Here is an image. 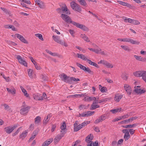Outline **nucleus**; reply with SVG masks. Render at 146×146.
Instances as JSON below:
<instances>
[{"label": "nucleus", "mask_w": 146, "mask_h": 146, "mask_svg": "<svg viewBox=\"0 0 146 146\" xmlns=\"http://www.w3.org/2000/svg\"><path fill=\"white\" fill-rule=\"evenodd\" d=\"M120 123L121 124H126V123H129L128 120V119L124 120L123 121H121L120 122Z\"/></svg>", "instance_id": "bf43d9fd"}, {"label": "nucleus", "mask_w": 146, "mask_h": 146, "mask_svg": "<svg viewBox=\"0 0 146 146\" xmlns=\"http://www.w3.org/2000/svg\"><path fill=\"white\" fill-rule=\"evenodd\" d=\"M102 120L101 119V118L100 117L98 119H97L95 121L94 123L97 124L98 123L100 122H102Z\"/></svg>", "instance_id": "6e6d98bb"}, {"label": "nucleus", "mask_w": 146, "mask_h": 146, "mask_svg": "<svg viewBox=\"0 0 146 146\" xmlns=\"http://www.w3.org/2000/svg\"><path fill=\"white\" fill-rule=\"evenodd\" d=\"M7 43L11 45L15 46L17 45V44L15 42L11 41H7Z\"/></svg>", "instance_id": "4d7b16f0"}, {"label": "nucleus", "mask_w": 146, "mask_h": 146, "mask_svg": "<svg viewBox=\"0 0 146 146\" xmlns=\"http://www.w3.org/2000/svg\"><path fill=\"white\" fill-rule=\"evenodd\" d=\"M70 6L74 10L80 12L82 9L80 6L75 2L73 1L70 3Z\"/></svg>", "instance_id": "f03ea898"}, {"label": "nucleus", "mask_w": 146, "mask_h": 146, "mask_svg": "<svg viewBox=\"0 0 146 146\" xmlns=\"http://www.w3.org/2000/svg\"><path fill=\"white\" fill-rule=\"evenodd\" d=\"M22 127H21L18 129L15 132L12 134V136H14L17 135L19 132L20 129Z\"/></svg>", "instance_id": "603ef678"}, {"label": "nucleus", "mask_w": 146, "mask_h": 146, "mask_svg": "<svg viewBox=\"0 0 146 146\" xmlns=\"http://www.w3.org/2000/svg\"><path fill=\"white\" fill-rule=\"evenodd\" d=\"M121 47L124 51L128 52H130L131 51V50L129 47L127 45H121Z\"/></svg>", "instance_id": "bb28decb"}, {"label": "nucleus", "mask_w": 146, "mask_h": 146, "mask_svg": "<svg viewBox=\"0 0 146 146\" xmlns=\"http://www.w3.org/2000/svg\"><path fill=\"white\" fill-rule=\"evenodd\" d=\"M124 42H130L132 44H139L140 42L138 41L134 40L129 38H123Z\"/></svg>", "instance_id": "6e6552de"}, {"label": "nucleus", "mask_w": 146, "mask_h": 146, "mask_svg": "<svg viewBox=\"0 0 146 146\" xmlns=\"http://www.w3.org/2000/svg\"><path fill=\"white\" fill-rule=\"evenodd\" d=\"M63 136V135L62 136L59 135H57L54 138V143H57Z\"/></svg>", "instance_id": "c756f323"}, {"label": "nucleus", "mask_w": 146, "mask_h": 146, "mask_svg": "<svg viewBox=\"0 0 146 146\" xmlns=\"http://www.w3.org/2000/svg\"><path fill=\"white\" fill-rule=\"evenodd\" d=\"M90 123V121H84L81 124H80V127H81V128L86 125L87 124H89Z\"/></svg>", "instance_id": "ea45409f"}, {"label": "nucleus", "mask_w": 146, "mask_h": 146, "mask_svg": "<svg viewBox=\"0 0 146 146\" xmlns=\"http://www.w3.org/2000/svg\"><path fill=\"white\" fill-rule=\"evenodd\" d=\"M134 57L137 60L139 61H144V59L143 57H141L140 56H138L136 55L134 56Z\"/></svg>", "instance_id": "58836bf2"}, {"label": "nucleus", "mask_w": 146, "mask_h": 146, "mask_svg": "<svg viewBox=\"0 0 146 146\" xmlns=\"http://www.w3.org/2000/svg\"><path fill=\"white\" fill-rule=\"evenodd\" d=\"M100 117L101 118V119L103 121L106 119V115L105 114H103L101 115Z\"/></svg>", "instance_id": "052dcab7"}, {"label": "nucleus", "mask_w": 146, "mask_h": 146, "mask_svg": "<svg viewBox=\"0 0 146 146\" xmlns=\"http://www.w3.org/2000/svg\"><path fill=\"white\" fill-rule=\"evenodd\" d=\"M73 81L74 82H78L80 81L79 78H76L74 77H71L70 78V81Z\"/></svg>", "instance_id": "8fccbe9b"}, {"label": "nucleus", "mask_w": 146, "mask_h": 146, "mask_svg": "<svg viewBox=\"0 0 146 146\" xmlns=\"http://www.w3.org/2000/svg\"><path fill=\"white\" fill-rule=\"evenodd\" d=\"M60 17L64 21L67 23H70L73 25V23L75 22L72 20L71 19L69 16L65 14H62Z\"/></svg>", "instance_id": "7ed1b4c3"}, {"label": "nucleus", "mask_w": 146, "mask_h": 146, "mask_svg": "<svg viewBox=\"0 0 146 146\" xmlns=\"http://www.w3.org/2000/svg\"><path fill=\"white\" fill-rule=\"evenodd\" d=\"M127 74L125 72H123L121 75V78L124 80H126L128 79Z\"/></svg>", "instance_id": "c9c22d12"}, {"label": "nucleus", "mask_w": 146, "mask_h": 146, "mask_svg": "<svg viewBox=\"0 0 146 146\" xmlns=\"http://www.w3.org/2000/svg\"><path fill=\"white\" fill-rule=\"evenodd\" d=\"M124 20V22L125 23H132V19L130 18H127L126 17H124L123 18Z\"/></svg>", "instance_id": "e433bc0d"}, {"label": "nucleus", "mask_w": 146, "mask_h": 146, "mask_svg": "<svg viewBox=\"0 0 146 146\" xmlns=\"http://www.w3.org/2000/svg\"><path fill=\"white\" fill-rule=\"evenodd\" d=\"M20 88L22 92L24 93V95L26 97H28L29 96V95L27 93V91L22 86H20Z\"/></svg>", "instance_id": "7c9ffc66"}, {"label": "nucleus", "mask_w": 146, "mask_h": 146, "mask_svg": "<svg viewBox=\"0 0 146 146\" xmlns=\"http://www.w3.org/2000/svg\"><path fill=\"white\" fill-rule=\"evenodd\" d=\"M3 106L5 107V108L6 110H9L11 109L10 107L6 104H4Z\"/></svg>", "instance_id": "3c124183"}, {"label": "nucleus", "mask_w": 146, "mask_h": 146, "mask_svg": "<svg viewBox=\"0 0 146 146\" xmlns=\"http://www.w3.org/2000/svg\"><path fill=\"white\" fill-rule=\"evenodd\" d=\"M52 38L56 42L60 44H63V43L62 42V40L60 39L59 37L53 35L52 36Z\"/></svg>", "instance_id": "b1692460"}, {"label": "nucleus", "mask_w": 146, "mask_h": 146, "mask_svg": "<svg viewBox=\"0 0 146 146\" xmlns=\"http://www.w3.org/2000/svg\"><path fill=\"white\" fill-rule=\"evenodd\" d=\"M136 119V117H133L130 118L129 119H128L129 123L130 122H132V121Z\"/></svg>", "instance_id": "13d9d810"}, {"label": "nucleus", "mask_w": 146, "mask_h": 146, "mask_svg": "<svg viewBox=\"0 0 146 146\" xmlns=\"http://www.w3.org/2000/svg\"><path fill=\"white\" fill-rule=\"evenodd\" d=\"M33 98L36 100H43V96L39 94H33Z\"/></svg>", "instance_id": "412c9836"}, {"label": "nucleus", "mask_w": 146, "mask_h": 146, "mask_svg": "<svg viewBox=\"0 0 146 146\" xmlns=\"http://www.w3.org/2000/svg\"><path fill=\"white\" fill-rule=\"evenodd\" d=\"M124 88L127 94L129 95H131V88L128 85L125 84L124 85Z\"/></svg>", "instance_id": "aec40b11"}, {"label": "nucleus", "mask_w": 146, "mask_h": 146, "mask_svg": "<svg viewBox=\"0 0 146 146\" xmlns=\"http://www.w3.org/2000/svg\"><path fill=\"white\" fill-rule=\"evenodd\" d=\"M35 35L37 37H38L39 39L41 40H43V38L42 37V35L40 34H36Z\"/></svg>", "instance_id": "49530a36"}, {"label": "nucleus", "mask_w": 146, "mask_h": 146, "mask_svg": "<svg viewBox=\"0 0 146 146\" xmlns=\"http://www.w3.org/2000/svg\"><path fill=\"white\" fill-rule=\"evenodd\" d=\"M99 88L100 91L102 92H104L107 91V88L106 87H102L100 85H99Z\"/></svg>", "instance_id": "2f4dec72"}, {"label": "nucleus", "mask_w": 146, "mask_h": 146, "mask_svg": "<svg viewBox=\"0 0 146 146\" xmlns=\"http://www.w3.org/2000/svg\"><path fill=\"white\" fill-rule=\"evenodd\" d=\"M73 25L76 26L77 28L80 29L84 31H87L88 30V28L85 25L79 24V23L76 22L73 23Z\"/></svg>", "instance_id": "0eeeda50"}, {"label": "nucleus", "mask_w": 146, "mask_h": 146, "mask_svg": "<svg viewBox=\"0 0 146 146\" xmlns=\"http://www.w3.org/2000/svg\"><path fill=\"white\" fill-rule=\"evenodd\" d=\"M136 77H141L143 80L146 83V71L144 70L137 71L133 73Z\"/></svg>", "instance_id": "f257e3e1"}, {"label": "nucleus", "mask_w": 146, "mask_h": 146, "mask_svg": "<svg viewBox=\"0 0 146 146\" xmlns=\"http://www.w3.org/2000/svg\"><path fill=\"white\" fill-rule=\"evenodd\" d=\"M76 64L77 66L79 67L81 69H82L84 71L86 68L85 66L78 62L76 63Z\"/></svg>", "instance_id": "79ce46f5"}, {"label": "nucleus", "mask_w": 146, "mask_h": 146, "mask_svg": "<svg viewBox=\"0 0 146 146\" xmlns=\"http://www.w3.org/2000/svg\"><path fill=\"white\" fill-rule=\"evenodd\" d=\"M98 64H102L108 68H112L113 67V65L110 63L106 61L103 60L98 62Z\"/></svg>", "instance_id": "1a4fd4ad"}, {"label": "nucleus", "mask_w": 146, "mask_h": 146, "mask_svg": "<svg viewBox=\"0 0 146 146\" xmlns=\"http://www.w3.org/2000/svg\"><path fill=\"white\" fill-rule=\"evenodd\" d=\"M93 137L92 135L90 134L86 137L85 141L87 142L90 141L93 139Z\"/></svg>", "instance_id": "72a5a7b5"}, {"label": "nucleus", "mask_w": 146, "mask_h": 146, "mask_svg": "<svg viewBox=\"0 0 146 146\" xmlns=\"http://www.w3.org/2000/svg\"><path fill=\"white\" fill-rule=\"evenodd\" d=\"M69 32L70 34L73 36H74V31L71 29H69Z\"/></svg>", "instance_id": "774afa93"}, {"label": "nucleus", "mask_w": 146, "mask_h": 146, "mask_svg": "<svg viewBox=\"0 0 146 146\" xmlns=\"http://www.w3.org/2000/svg\"><path fill=\"white\" fill-rule=\"evenodd\" d=\"M108 100V98H105L103 99H102L101 100H98V102L99 103H103L104 102L107 101Z\"/></svg>", "instance_id": "09e8293b"}, {"label": "nucleus", "mask_w": 146, "mask_h": 146, "mask_svg": "<svg viewBox=\"0 0 146 146\" xmlns=\"http://www.w3.org/2000/svg\"><path fill=\"white\" fill-rule=\"evenodd\" d=\"M51 116L50 114H49L47 115L46 117L45 118L43 121V124L46 125L48 123L50 119V118H48V117Z\"/></svg>", "instance_id": "cd10ccee"}, {"label": "nucleus", "mask_w": 146, "mask_h": 146, "mask_svg": "<svg viewBox=\"0 0 146 146\" xmlns=\"http://www.w3.org/2000/svg\"><path fill=\"white\" fill-rule=\"evenodd\" d=\"M117 2L119 4L122 5L123 6H127V7L129 8H131L133 7L131 5L125 2L120 1H117Z\"/></svg>", "instance_id": "6ab92c4d"}, {"label": "nucleus", "mask_w": 146, "mask_h": 146, "mask_svg": "<svg viewBox=\"0 0 146 146\" xmlns=\"http://www.w3.org/2000/svg\"><path fill=\"white\" fill-rule=\"evenodd\" d=\"M59 76L61 80L64 82L66 83H70V77L68 76L64 73H62L60 74Z\"/></svg>", "instance_id": "39448f33"}, {"label": "nucleus", "mask_w": 146, "mask_h": 146, "mask_svg": "<svg viewBox=\"0 0 146 146\" xmlns=\"http://www.w3.org/2000/svg\"><path fill=\"white\" fill-rule=\"evenodd\" d=\"M36 4H37L39 7L41 9H44L45 7L44 3L39 0H34Z\"/></svg>", "instance_id": "a211bd4d"}, {"label": "nucleus", "mask_w": 146, "mask_h": 146, "mask_svg": "<svg viewBox=\"0 0 146 146\" xmlns=\"http://www.w3.org/2000/svg\"><path fill=\"white\" fill-rule=\"evenodd\" d=\"M30 108V107L26 106L25 105V102H24L20 110V113L22 115L26 114L28 112Z\"/></svg>", "instance_id": "423d86ee"}, {"label": "nucleus", "mask_w": 146, "mask_h": 146, "mask_svg": "<svg viewBox=\"0 0 146 146\" xmlns=\"http://www.w3.org/2000/svg\"><path fill=\"white\" fill-rule=\"evenodd\" d=\"M86 72H87L93 75L94 74V72L93 71H91V70L89 68H86L85 70Z\"/></svg>", "instance_id": "c03bdc74"}, {"label": "nucleus", "mask_w": 146, "mask_h": 146, "mask_svg": "<svg viewBox=\"0 0 146 146\" xmlns=\"http://www.w3.org/2000/svg\"><path fill=\"white\" fill-rule=\"evenodd\" d=\"M34 125L33 123L31 124L30 125L29 129L30 130H33L34 129Z\"/></svg>", "instance_id": "338daca9"}, {"label": "nucleus", "mask_w": 146, "mask_h": 146, "mask_svg": "<svg viewBox=\"0 0 146 146\" xmlns=\"http://www.w3.org/2000/svg\"><path fill=\"white\" fill-rule=\"evenodd\" d=\"M53 139L52 138H50L49 139L47 140L46 141L48 143V145L50 144L53 141Z\"/></svg>", "instance_id": "5fc2aeb1"}, {"label": "nucleus", "mask_w": 146, "mask_h": 146, "mask_svg": "<svg viewBox=\"0 0 146 146\" xmlns=\"http://www.w3.org/2000/svg\"><path fill=\"white\" fill-rule=\"evenodd\" d=\"M61 9L62 10V11L64 13L65 12H66V13L67 14H70V11L68 10L67 7L66 6L65 4H63V6H62V7H61Z\"/></svg>", "instance_id": "a878e982"}, {"label": "nucleus", "mask_w": 146, "mask_h": 146, "mask_svg": "<svg viewBox=\"0 0 146 146\" xmlns=\"http://www.w3.org/2000/svg\"><path fill=\"white\" fill-rule=\"evenodd\" d=\"M28 133V131L27 130H26L23 131L20 135L19 136V138L22 139H24L27 136Z\"/></svg>", "instance_id": "393cba45"}, {"label": "nucleus", "mask_w": 146, "mask_h": 146, "mask_svg": "<svg viewBox=\"0 0 146 146\" xmlns=\"http://www.w3.org/2000/svg\"><path fill=\"white\" fill-rule=\"evenodd\" d=\"M97 98V97L94 96L89 97L88 96H86L84 97L83 100L85 101L90 102L93 100H96V99Z\"/></svg>", "instance_id": "5701e85b"}, {"label": "nucleus", "mask_w": 146, "mask_h": 146, "mask_svg": "<svg viewBox=\"0 0 146 146\" xmlns=\"http://www.w3.org/2000/svg\"><path fill=\"white\" fill-rule=\"evenodd\" d=\"M101 51V49L100 48H99L98 49H95L94 52L97 54L100 53V52Z\"/></svg>", "instance_id": "680f3d73"}, {"label": "nucleus", "mask_w": 146, "mask_h": 146, "mask_svg": "<svg viewBox=\"0 0 146 146\" xmlns=\"http://www.w3.org/2000/svg\"><path fill=\"white\" fill-rule=\"evenodd\" d=\"M129 131L130 132V133L131 135H133L135 131V130H134L133 129H128Z\"/></svg>", "instance_id": "0e129e2a"}, {"label": "nucleus", "mask_w": 146, "mask_h": 146, "mask_svg": "<svg viewBox=\"0 0 146 146\" xmlns=\"http://www.w3.org/2000/svg\"><path fill=\"white\" fill-rule=\"evenodd\" d=\"M128 128H131L132 127H134L137 126V125L136 124H129L128 125Z\"/></svg>", "instance_id": "69168bd1"}, {"label": "nucleus", "mask_w": 146, "mask_h": 146, "mask_svg": "<svg viewBox=\"0 0 146 146\" xmlns=\"http://www.w3.org/2000/svg\"><path fill=\"white\" fill-rule=\"evenodd\" d=\"M66 125L65 122H63L62 123V125L60 127V128L62 130H64L66 129Z\"/></svg>", "instance_id": "de8ad7c7"}, {"label": "nucleus", "mask_w": 146, "mask_h": 146, "mask_svg": "<svg viewBox=\"0 0 146 146\" xmlns=\"http://www.w3.org/2000/svg\"><path fill=\"white\" fill-rule=\"evenodd\" d=\"M98 98L97 97L96 100H94L91 106V110H93L96 109V108H98L100 107L99 105L96 104L99 103L98 102Z\"/></svg>", "instance_id": "9d476101"}, {"label": "nucleus", "mask_w": 146, "mask_h": 146, "mask_svg": "<svg viewBox=\"0 0 146 146\" xmlns=\"http://www.w3.org/2000/svg\"><path fill=\"white\" fill-rule=\"evenodd\" d=\"M38 132L36 131H34L32 133L30 138V140H32L34 139L36 136Z\"/></svg>", "instance_id": "473e14b6"}, {"label": "nucleus", "mask_w": 146, "mask_h": 146, "mask_svg": "<svg viewBox=\"0 0 146 146\" xmlns=\"http://www.w3.org/2000/svg\"><path fill=\"white\" fill-rule=\"evenodd\" d=\"M41 121V118L39 116H37L35 119V124H38Z\"/></svg>", "instance_id": "f704fd0d"}, {"label": "nucleus", "mask_w": 146, "mask_h": 146, "mask_svg": "<svg viewBox=\"0 0 146 146\" xmlns=\"http://www.w3.org/2000/svg\"><path fill=\"white\" fill-rule=\"evenodd\" d=\"M122 97L123 95L121 94L117 93L115 94L114 99L115 102H119Z\"/></svg>", "instance_id": "ddd939ff"}, {"label": "nucleus", "mask_w": 146, "mask_h": 146, "mask_svg": "<svg viewBox=\"0 0 146 146\" xmlns=\"http://www.w3.org/2000/svg\"><path fill=\"white\" fill-rule=\"evenodd\" d=\"M34 65L35 68L37 70H39L41 69V67H40L37 63H36Z\"/></svg>", "instance_id": "e2e57ef3"}, {"label": "nucleus", "mask_w": 146, "mask_h": 146, "mask_svg": "<svg viewBox=\"0 0 146 146\" xmlns=\"http://www.w3.org/2000/svg\"><path fill=\"white\" fill-rule=\"evenodd\" d=\"M132 24L136 25H138L140 24V22L139 21L137 20L133 19Z\"/></svg>", "instance_id": "864d4df0"}, {"label": "nucleus", "mask_w": 146, "mask_h": 146, "mask_svg": "<svg viewBox=\"0 0 146 146\" xmlns=\"http://www.w3.org/2000/svg\"><path fill=\"white\" fill-rule=\"evenodd\" d=\"M28 75L29 77L32 78H33V70L31 69H29L28 70Z\"/></svg>", "instance_id": "a19ab883"}, {"label": "nucleus", "mask_w": 146, "mask_h": 146, "mask_svg": "<svg viewBox=\"0 0 146 146\" xmlns=\"http://www.w3.org/2000/svg\"><path fill=\"white\" fill-rule=\"evenodd\" d=\"M15 36L17 37L22 42L25 43H28V42L27 40L21 35L19 34H15Z\"/></svg>", "instance_id": "2eb2a0df"}, {"label": "nucleus", "mask_w": 146, "mask_h": 146, "mask_svg": "<svg viewBox=\"0 0 146 146\" xmlns=\"http://www.w3.org/2000/svg\"><path fill=\"white\" fill-rule=\"evenodd\" d=\"M6 89L8 92L12 94H15L16 93V90L14 87L12 86L10 88H6Z\"/></svg>", "instance_id": "4be33fe9"}, {"label": "nucleus", "mask_w": 146, "mask_h": 146, "mask_svg": "<svg viewBox=\"0 0 146 146\" xmlns=\"http://www.w3.org/2000/svg\"><path fill=\"white\" fill-rule=\"evenodd\" d=\"M16 58L17 59L19 62L21 64H22L25 66H27L26 62L22 59V57L20 56L19 55H17Z\"/></svg>", "instance_id": "4468645a"}, {"label": "nucleus", "mask_w": 146, "mask_h": 146, "mask_svg": "<svg viewBox=\"0 0 146 146\" xmlns=\"http://www.w3.org/2000/svg\"><path fill=\"white\" fill-rule=\"evenodd\" d=\"M122 131L125 133L123 137L125 141L127 140L130 137L128 130L127 129H124L122 130Z\"/></svg>", "instance_id": "9b49d317"}, {"label": "nucleus", "mask_w": 146, "mask_h": 146, "mask_svg": "<svg viewBox=\"0 0 146 146\" xmlns=\"http://www.w3.org/2000/svg\"><path fill=\"white\" fill-rule=\"evenodd\" d=\"M18 124H16L14 125L13 126H7L4 128V130L7 133L10 134L18 127Z\"/></svg>", "instance_id": "20e7f679"}, {"label": "nucleus", "mask_w": 146, "mask_h": 146, "mask_svg": "<svg viewBox=\"0 0 146 146\" xmlns=\"http://www.w3.org/2000/svg\"><path fill=\"white\" fill-rule=\"evenodd\" d=\"M77 57L80 58L82 60H86L87 58L84 55L82 54L78 53L77 54Z\"/></svg>", "instance_id": "c85d7f7f"}, {"label": "nucleus", "mask_w": 146, "mask_h": 146, "mask_svg": "<svg viewBox=\"0 0 146 146\" xmlns=\"http://www.w3.org/2000/svg\"><path fill=\"white\" fill-rule=\"evenodd\" d=\"M84 95L83 94H74L70 96L72 98H78L79 96L84 97Z\"/></svg>", "instance_id": "a18cd8bd"}, {"label": "nucleus", "mask_w": 146, "mask_h": 146, "mask_svg": "<svg viewBox=\"0 0 146 146\" xmlns=\"http://www.w3.org/2000/svg\"><path fill=\"white\" fill-rule=\"evenodd\" d=\"M94 113V111H88L80 114V116L82 117H88L90 116Z\"/></svg>", "instance_id": "dca6fc26"}, {"label": "nucleus", "mask_w": 146, "mask_h": 146, "mask_svg": "<svg viewBox=\"0 0 146 146\" xmlns=\"http://www.w3.org/2000/svg\"><path fill=\"white\" fill-rule=\"evenodd\" d=\"M78 121H76L74 125V131H77L81 129L80 125H78Z\"/></svg>", "instance_id": "f3484780"}, {"label": "nucleus", "mask_w": 146, "mask_h": 146, "mask_svg": "<svg viewBox=\"0 0 146 146\" xmlns=\"http://www.w3.org/2000/svg\"><path fill=\"white\" fill-rule=\"evenodd\" d=\"M77 1L81 5L86 6L87 5L85 0H77Z\"/></svg>", "instance_id": "4c0bfd02"}, {"label": "nucleus", "mask_w": 146, "mask_h": 146, "mask_svg": "<svg viewBox=\"0 0 146 146\" xmlns=\"http://www.w3.org/2000/svg\"><path fill=\"white\" fill-rule=\"evenodd\" d=\"M140 86H135L134 87V91L138 94H142L145 93L146 91L144 89H141L140 88Z\"/></svg>", "instance_id": "f8f14e48"}, {"label": "nucleus", "mask_w": 146, "mask_h": 146, "mask_svg": "<svg viewBox=\"0 0 146 146\" xmlns=\"http://www.w3.org/2000/svg\"><path fill=\"white\" fill-rule=\"evenodd\" d=\"M121 109L120 108L119 109L112 110H110V111L113 113H115L117 112H120L121 110Z\"/></svg>", "instance_id": "37998d69"}]
</instances>
